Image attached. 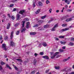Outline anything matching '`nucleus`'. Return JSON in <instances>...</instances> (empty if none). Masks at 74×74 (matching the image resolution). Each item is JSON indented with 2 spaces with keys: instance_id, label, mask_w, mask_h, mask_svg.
Listing matches in <instances>:
<instances>
[{
  "instance_id": "nucleus-1",
  "label": "nucleus",
  "mask_w": 74,
  "mask_h": 74,
  "mask_svg": "<svg viewBox=\"0 0 74 74\" xmlns=\"http://www.w3.org/2000/svg\"><path fill=\"white\" fill-rule=\"evenodd\" d=\"M59 53V52H56L55 53L53 56L51 57V59H53L55 57V56H56V55H58V54Z\"/></svg>"
},
{
  "instance_id": "nucleus-2",
  "label": "nucleus",
  "mask_w": 74,
  "mask_h": 74,
  "mask_svg": "<svg viewBox=\"0 0 74 74\" xmlns=\"http://www.w3.org/2000/svg\"><path fill=\"white\" fill-rule=\"evenodd\" d=\"M2 48L4 49L5 51H7V49L6 48V45L5 44H3L2 45Z\"/></svg>"
},
{
  "instance_id": "nucleus-3",
  "label": "nucleus",
  "mask_w": 74,
  "mask_h": 74,
  "mask_svg": "<svg viewBox=\"0 0 74 74\" xmlns=\"http://www.w3.org/2000/svg\"><path fill=\"white\" fill-rule=\"evenodd\" d=\"M10 45L12 47H15V43L13 41H11L10 42Z\"/></svg>"
},
{
  "instance_id": "nucleus-4",
  "label": "nucleus",
  "mask_w": 74,
  "mask_h": 74,
  "mask_svg": "<svg viewBox=\"0 0 74 74\" xmlns=\"http://www.w3.org/2000/svg\"><path fill=\"white\" fill-rule=\"evenodd\" d=\"M38 6L39 7H42V2L41 1H38Z\"/></svg>"
},
{
  "instance_id": "nucleus-5",
  "label": "nucleus",
  "mask_w": 74,
  "mask_h": 74,
  "mask_svg": "<svg viewBox=\"0 0 74 74\" xmlns=\"http://www.w3.org/2000/svg\"><path fill=\"white\" fill-rule=\"evenodd\" d=\"M16 18L17 20H19V19H21V17L20 16V15L18 14H17L16 16Z\"/></svg>"
},
{
  "instance_id": "nucleus-6",
  "label": "nucleus",
  "mask_w": 74,
  "mask_h": 74,
  "mask_svg": "<svg viewBox=\"0 0 74 74\" xmlns=\"http://www.w3.org/2000/svg\"><path fill=\"white\" fill-rule=\"evenodd\" d=\"M69 28H66L64 29H61V31L62 32H64L65 31H66L67 30H69Z\"/></svg>"
},
{
  "instance_id": "nucleus-7",
  "label": "nucleus",
  "mask_w": 74,
  "mask_h": 74,
  "mask_svg": "<svg viewBox=\"0 0 74 74\" xmlns=\"http://www.w3.org/2000/svg\"><path fill=\"white\" fill-rule=\"evenodd\" d=\"M68 18H69V15H67L66 16H64L63 18H62L61 19V20H63V19H65Z\"/></svg>"
},
{
  "instance_id": "nucleus-8",
  "label": "nucleus",
  "mask_w": 74,
  "mask_h": 74,
  "mask_svg": "<svg viewBox=\"0 0 74 74\" xmlns=\"http://www.w3.org/2000/svg\"><path fill=\"white\" fill-rule=\"evenodd\" d=\"M10 26H11L10 23H8V25L7 26V27H6V29H10Z\"/></svg>"
},
{
  "instance_id": "nucleus-9",
  "label": "nucleus",
  "mask_w": 74,
  "mask_h": 74,
  "mask_svg": "<svg viewBox=\"0 0 74 74\" xmlns=\"http://www.w3.org/2000/svg\"><path fill=\"white\" fill-rule=\"evenodd\" d=\"M70 59V57H68L67 58L64 59L63 60V62H66V61H67V60H69V59Z\"/></svg>"
},
{
  "instance_id": "nucleus-10",
  "label": "nucleus",
  "mask_w": 74,
  "mask_h": 74,
  "mask_svg": "<svg viewBox=\"0 0 74 74\" xmlns=\"http://www.w3.org/2000/svg\"><path fill=\"white\" fill-rule=\"evenodd\" d=\"M13 34H14V32H12L10 35V39H12L13 38Z\"/></svg>"
},
{
  "instance_id": "nucleus-11",
  "label": "nucleus",
  "mask_w": 74,
  "mask_h": 74,
  "mask_svg": "<svg viewBox=\"0 0 74 74\" xmlns=\"http://www.w3.org/2000/svg\"><path fill=\"white\" fill-rule=\"evenodd\" d=\"M41 11V9H38L35 12L36 14H38V13H39L40 11Z\"/></svg>"
},
{
  "instance_id": "nucleus-12",
  "label": "nucleus",
  "mask_w": 74,
  "mask_h": 74,
  "mask_svg": "<svg viewBox=\"0 0 74 74\" xmlns=\"http://www.w3.org/2000/svg\"><path fill=\"white\" fill-rule=\"evenodd\" d=\"M25 12V10H24L21 11H20L18 13L19 14H23V13Z\"/></svg>"
},
{
  "instance_id": "nucleus-13",
  "label": "nucleus",
  "mask_w": 74,
  "mask_h": 74,
  "mask_svg": "<svg viewBox=\"0 0 74 74\" xmlns=\"http://www.w3.org/2000/svg\"><path fill=\"white\" fill-rule=\"evenodd\" d=\"M42 58L44 59H48L49 58L48 56H42Z\"/></svg>"
},
{
  "instance_id": "nucleus-14",
  "label": "nucleus",
  "mask_w": 74,
  "mask_h": 74,
  "mask_svg": "<svg viewBox=\"0 0 74 74\" xmlns=\"http://www.w3.org/2000/svg\"><path fill=\"white\" fill-rule=\"evenodd\" d=\"M26 30V28H23L22 27V29L21 30V32L22 33L23 32H25V31Z\"/></svg>"
},
{
  "instance_id": "nucleus-15",
  "label": "nucleus",
  "mask_w": 74,
  "mask_h": 74,
  "mask_svg": "<svg viewBox=\"0 0 74 74\" xmlns=\"http://www.w3.org/2000/svg\"><path fill=\"white\" fill-rule=\"evenodd\" d=\"M74 45V43L72 42H70L69 43L68 45H70V46H72Z\"/></svg>"
},
{
  "instance_id": "nucleus-16",
  "label": "nucleus",
  "mask_w": 74,
  "mask_h": 74,
  "mask_svg": "<svg viewBox=\"0 0 74 74\" xmlns=\"http://www.w3.org/2000/svg\"><path fill=\"white\" fill-rule=\"evenodd\" d=\"M42 45L44 46V47H47V44L45 42H43L42 43Z\"/></svg>"
},
{
  "instance_id": "nucleus-17",
  "label": "nucleus",
  "mask_w": 74,
  "mask_h": 74,
  "mask_svg": "<svg viewBox=\"0 0 74 74\" xmlns=\"http://www.w3.org/2000/svg\"><path fill=\"white\" fill-rule=\"evenodd\" d=\"M55 68L56 70H59L60 69V66H55Z\"/></svg>"
},
{
  "instance_id": "nucleus-18",
  "label": "nucleus",
  "mask_w": 74,
  "mask_h": 74,
  "mask_svg": "<svg viewBox=\"0 0 74 74\" xmlns=\"http://www.w3.org/2000/svg\"><path fill=\"white\" fill-rule=\"evenodd\" d=\"M36 34V32H33L32 33H30V35H35V34Z\"/></svg>"
},
{
  "instance_id": "nucleus-19",
  "label": "nucleus",
  "mask_w": 74,
  "mask_h": 74,
  "mask_svg": "<svg viewBox=\"0 0 74 74\" xmlns=\"http://www.w3.org/2000/svg\"><path fill=\"white\" fill-rule=\"evenodd\" d=\"M58 37L60 38H64V36H58Z\"/></svg>"
},
{
  "instance_id": "nucleus-20",
  "label": "nucleus",
  "mask_w": 74,
  "mask_h": 74,
  "mask_svg": "<svg viewBox=\"0 0 74 74\" xmlns=\"http://www.w3.org/2000/svg\"><path fill=\"white\" fill-rule=\"evenodd\" d=\"M38 29H39L38 30H44L43 29H42V27H39L38 28Z\"/></svg>"
},
{
  "instance_id": "nucleus-21",
  "label": "nucleus",
  "mask_w": 74,
  "mask_h": 74,
  "mask_svg": "<svg viewBox=\"0 0 74 74\" xmlns=\"http://www.w3.org/2000/svg\"><path fill=\"white\" fill-rule=\"evenodd\" d=\"M33 7H36V4H35V1H33Z\"/></svg>"
},
{
  "instance_id": "nucleus-22",
  "label": "nucleus",
  "mask_w": 74,
  "mask_h": 74,
  "mask_svg": "<svg viewBox=\"0 0 74 74\" xmlns=\"http://www.w3.org/2000/svg\"><path fill=\"white\" fill-rule=\"evenodd\" d=\"M56 30V28H54V27H53L51 29V31L52 32L53 31H55Z\"/></svg>"
},
{
  "instance_id": "nucleus-23",
  "label": "nucleus",
  "mask_w": 74,
  "mask_h": 74,
  "mask_svg": "<svg viewBox=\"0 0 74 74\" xmlns=\"http://www.w3.org/2000/svg\"><path fill=\"white\" fill-rule=\"evenodd\" d=\"M59 51L60 52H63L64 51V50L61 49H59Z\"/></svg>"
},
{
  "instance_id": "nucleus-24",
  "label": "nucleus",
  "mask_w": 74,
  "mask_h": 74,
  "mask_svg": "<svg viewBox=\"0 0 74 74\" xmlns=\"http://www.w3.org/2000/svg\"><path fill=\"white\" fill-rule=\"evenodd\" d=\"M60 43H61V44H63L64 45H65L66 44V42H60Z\"/></svg>"
},
{
  "instance_id": "nucleus-25",
  "label": "nucleus",
  "mask_w": 74,
  "mask_h": 74,
  "mask_svg": "<svg viewBox=\"0 0 74 74\" xmlns=\"http://www.w3.org/2000/svg\"><path fill=\"white\" fill-rule=\"evenodd\" d=\"M22 27H23H23H24L25 26V21L23 22V24H22Z\"/></svg>"
},
{
  "instance_id": "nucleus-26",
  "label": "nucleus",
  "mask_w": 74,
  "mask_h": 74,
  "mask_svg": "<svg viewBox=\"0 0 74 74\" xmlns=\"http://www.w3.org/2000/svg\"><path fill=\"white\" fill-rule=\"evenodd\" d=\"M16 60H18L19 62H22V60L21 59H16Z\"/></svg>"
},
{
  "instance_id": "nucleus-27",
  "label": "nucleus",
  "mask_w": 74,
  "mask_h": 74,
  "mask_svg": "<svg viewBox=\"0 0 74 74\" xmlns=\"http://www.w3.org/2000/svg\"><path fill=\"white\" fill-rule=\"evenodd\" d=\"M37 62V61H36V59H35L34 61V64L35 65L36 64V63Z\"/></svg>"
},
{
  "instance_id": "nucleus-28",
  "label": "nucleus",
  "mask_w": 74,
  "mask_h": 74,
  "mask_svg": "<svg viewBox=\"0 0 74 74\" xmlns=\"http://www.w3.org/2000/svg\"><path fill=\"white\" fill-rule=\"evenodd\" d=\"M6 66L7 67V68H8V69H10V70H11V68L10 67V66H9V65H6Z\"/></svg>"
},
{
  "instance_id": "nucleus-29",
  "label": "nucleus",
  "mask_w": 74,
  "mask_h": 74,
  "mask_svg": "<svg viewBox=\"0 0 74 74\" xmlns=\"http://www.w3.org/2000/svg\"><path fill=\"white\" fill-rule=\"evenodd\" d=\"M48 27V25H45L44 26V28H47V27Z\"/></svg>"
},
{
  "instance_id": "nucleus-30",
  "label": "nucleus",
  "mask_w": 74,
  "mask_h": 74,
  "mask_svg": "<svg viewBox=\"0 0 74 74\" xmlns=\"http://www.w3.org/2000/svg\"><path fill=\"white\" fill-rule=\"evenodd\" d=\"M12 19L13 20H14V19H15V16H12Z\"/></svg>"
},
{
  "instance_id": "nucleus-31",
  "label": "nucleus",
  "mask_w": 74,
  "mask_h": 74,
  "mask_svg": "<svg viewBox=\"0 0 74 74\" xmlns=\"http://www.w3.org/2000/svg\"><path fill=\"white\" fill-rule=\"evenodd\" d=\"M36 72V71L35 70H34L30 74H34Z\"/></svg>"
},
{
  "instance_id": "nucleus-32",
  "label": "nucleus",
  "mask_w": 74,
  "mask_h": 74,
  "mask_svg": "<svg viewBox=\"0 0 74 74\" xmlns=\"http://www.w3.org/2000/svg\"><path fill=\"white\" fill-rule=\"evenodd\" d=\"M38 26V24H36V25H35L33 26V27H37Z\"/></svg>"
},
{
  "instance_id": "nucleus-33",
  "label": "nucleus",
  "mask_w": 74,
  "mask_h": 74,
  "mask_svg": "<svg viewBox=\"0 0 74 74\" xmlns=\"http://www.w3.org/2000/svg\"><path fill=\"white\" fill-rule=\"evenodd\" d=\"M46 3L47 4H48L49 3H50V2L49 1V0H47L46 1Z\"/></svg>"
},
{
  "instance_id": "nucleus-34",
  "label": "nucleus",
  "mask_w": 74,
  "mask_h": 74,
  "mask_svg": "<svg viewBox=\"0 0 74 74\" xmlns=\"http://www.w3.org/2000/svg\"><path fill=\"white\" fill-rule=\"evenodd\" d=\"M64 2L65 3H66L67 4H69V3H68V0H65Z\"/></svg>"
},
{
  "instance_id": "nucleus-35",
  "label": "nucleus",
  "mask_w": 74,
  "mask_h": 74,
  "mask_svg": "<svg viewBox=\"0 0 74 74\" xmlns=\"http://www.w3.org/2000/svg\"><path fill=\"white\" fill-rule=\"evenodd\" d=\"M19 31H17L16 32V34L17 35H18L19 34Z\"/></svg>"
},
{
  "instance_id": "nucleus-36",
  "label": "nucleus",
  "mask_w": 74,
  "mask_h": 74,
  "mask_svg": "<svg viewBox=\"0 0 74 74\" xmlns=\"http://www.w3.org/2000/svg\"><path fill=\"white\" fill-rule=\"evenodd\" d=\"M5 64V63L3 62H1V65H3V64Z\"/></svg>"
},
{
  "instance_id": "nucleus-37",
  "label": "nucleus",
  "mask_w": 74,
  "mask_h": 74,
  "mask_svg": "<svg viewBox=\"0 0 74 74\" xmlns=\"http://www.w3.org/2000/svg\"><path fill=\"white\" fill-rule=\"evenodd\" d=\"M67 26V24H63L62 25V26L63 27H64V26Z\"/></svg>"
},
{
  "instance_id": "nucleus-38",
  "label": "nucleus",
  "mask_w": 74,
  "mask_h": 74,
  "mask_svg": "<svg viewBox=\"0 0 74 74\" xmlns=\"http://www.w3.org/2000/svg\"><path fill=\"white\" fill-rule=\"evenodd\" d=\"M46 18V16L45 15L44 16H42L41 17V18L42 19H44V18Z\"/></svg>"
},
{
  "instance_id": "nucleus-39",
  "label": "nucleus",
  "mask_w": 74,
  "mask_h": 74,
  "mask_svg": "<svg viewBox=\"0 0 74 74\" xmlns=\"http://www.w3.org/2000/svg\"><path fill=\"white\" fill-rule=\"evenodd\" d=\"M58 27V25L56 24L53 27L54 28H56V27Z\"/></svg>"
},
{
  "instance_id": "nucleus-40",
  "label": "nucleus",
  "mask_w": 74,
  "mask_h": 74,
  "mask_svg": "<svg viewBox=\"0 0 74 74\" xmlns=\"http://www.w3.org/2000/svg\"><path fill=\"white\" fill-rule=\"evenodd\" d=\"M8 16L9 18H11V15L10 14H8Z\"/></svg>"
},
{
  "instance_id": "nucleus-41",
  "label": "nucleus",
  "mask_w": 74,
  "mask_h": 74,
  "mask_svg": "<svg viewBox=\"0 0 74 74\" xmlns=\"http://www.w3.org/2000/svg\"><path fill=\"white\" fill-rule=\"evenodd\" d=\"M53 18H51V20L49 21V22H48V23H50V22H51V21H53Z\"/></svg>"
},
{
  "instance_id": "nucleus-42",
  "label": "nucleus",
  "mask_w": 74,
  "mask_h": 74,
  "mask_svg": "<svg viewBox=\"0 0 74 74\" xmlns=\"http://www.w3.org/2000/svg\"><path fill=\"white\" fill-rule=\"evenodd\" d=\"M14 68L15 69V70H18V67H17L15 66H14Z\"/></svg>"
},
{
  "instance_id": "nucleus-43",
  "label": "nucleus",
  "mask_w": 74,
  "mask_h": 74,
  "mask_svg": "<svg viewBox=\"0 0 74 74\" xmlns=\"http://www.w3.org/2000/svg\"><path fill=\"white\" fill-rule=\"evenodd\" d=\"M67 11H68V12H70L71 11H72V10H71V9H69V10H67Z\"/></svg>"
},
{
  "instance_id": "nucleus-44",
  "label": "nucleus",
  "mask_w": 74,
  "mask_h": 74,
  "mask_svg": "<svg viewBox=\"0 0 74 74\" xmlns=\"http://www.w3.org/2000/svg\"><path fill=\"white\" fill-rule=\"evenodd\" d=\"M14 6V4H12L10 5V7H13Z\"/></svg>"
},
{
  "instance_id": "nucleus-45",
  "label": "nucleus",
  "mask_w": 74,
  "mask_h": 74,
  "mask_svg": "<svg viewBox=\"0 0 74 74\" xmlns=\"http://www.w3.org/2000/svg\"><path fill=\"white\" fill-rule=\"evenodd\" d=\"M44 53H43V52H40V55H43Z\"/></svg>"
},
{
  "instance_id": "nucleus-46",
  "label": "nucleus",
  "mask_w": 74,
  "mask_h": 74,
  "mask_svg": "<svg viewBox=\"0 0 74 74\" xmlns=\"http://www.w3.org/2000/svg\"><path fill=\"white\" fill-rule=\"evenodd\" d=\"M62 49H66V46H63L62 47Z\"/></svg>"
},
{
  "instance_id": "nucleus-47",
  "label": "nucleus",
  "mask_w": 74,
  "mask_h": 74,
  "mask_svg": "<svg viewBox=\"0 0 74 74\" xmlns=\"http://www.w3.org/2000/svg\"><path fill=\"white\" fill-rule=\"evenodd\" d=\"M25 21H29V18H25Z\"/></svg>"
},
{
  "instance_id": "nucleus-48",
  "label": "nucleus",
  "mask_w": 74,
  "mask_h": 74,
  "mask_svg": "<svg viewBox=\"0 0 74 74\" xmlns=\"http://www.w3.org/2000/svg\"><path fill=\"white\" fill-rule=\"evenodd\" d=\"M16 11V8H14L13 9V11Z\"/></svg>"
},
{
  "instance_id": "nucleus-49",
  "label": "nucleus",
  "mask_w": 74,
  "mask_h": 74,
  "mask_svg": "<svg viewBox=\"0 0 74 74\" xmlns=\"http://www.w3.org/2000/svg\"><path fill=\"white\" fill-rule=\"evenodd\" d=\"M49 13H51V11H52V9H50L49 10Z\"/></svg>"
},
{
  "instance_id": "nucleus-50",
  "label": "nucleus",
  "mask_w": 74,
  "mask_h": 74,
  "mask_svg": "<svg viewBox=\"0 0 74 74\" xmlns=\"http://www.w3.org/2000/svg\"><path fill=\"white\" fill-rule=\"evenodd\" d=\"M5 40H7L8 39V37H7V36H6V37H5Z\"/></svg>"
},
{
  "instance_id": "nucleus-51",
  "label": "nucleus",
  "mask_w": 74,
  "mask_h": 74,
  "mask_svg": "<svg viewBox=\"0 0 74 74\" xmlns=\"http://www.w3.org/2000/svg\"><path fill=\"white\" fill-rule=\"evenodd\" d=\"M71 1V0H68V3H69V4H70V1Z\"/></svg>"
},
{
  "instance_id": "nucleus-52",
  "label": "nucleus",
  "mask_w": 74,
  "mask_h": 74,
  "mask_svg": "<svg viewBox=\"0 0 74 74\" xmlns=\"http://www.w3.org/2000/svg\"><path fill=\"white\" fill-rule=\"evenodd\" d=\"M55 40L57 41H59V39L58 38H55Z\"/></svg>"
},
{
  "instance_id": "nucleus-53",
  "label": "nucleus",
  "mask_w": 74,
  "mask_h": 74,
  "mask_svg": "<svg viewBox=\"0 0 74 74\" xmlns=\"http://www.w3.org/2000/svg\"><path fill=\"white\" fill-rule=\"evenodd\" d=\"M66 22H69V18L66 19Z\"/></svg>"
},
{
  "instance_id": "nucleus-54",
  "label": "nucleus",
  "mask_w": 74,
  "mask_h": 74,
  "mask_svg": "<svg viewBox=\"0 0 74 74\" xmlns=\"http://www.w3.org/2000/svg\"><path fill=\"white\" fill-rule=\"evenodd\" d=\"M69 21H71L72 20V18H69Z\"/></svg>"
},
{
  "instance_id": "nucleus-55",
  "label": "nucleus",
  "mask_w": 74,
  "mask_h": 74,
  "mask_svg": "<svg viewBox=\"0 0 74 74\" xmlns=\"http://www.w3.org/2000/svg\"><path fill=\"white\" fill-rule=\"evenodd\" d=\"M28 62V61H25L24 62V64H25V63H27Z\"/></svg>"
},
{
  "instance_id": "nucleus-56",
  "label": "nucleus",
  "mask_w": 74,
  "mask_h": 74,
  "mask_svg": "<svg viewBox=\"0 0 74 74\" xmlns=\"http://www.w3.org/2000/svg\"><path fill=\"white\" fill-rule=\"evenodd\" d=\"M34 56H37V55H38V54H37V53H35L34 55Z\"/></svg>"
},
{
  "instance_id": "nucleus-57",
  "label": "nucleus",
  "mask_w": 74,
  "mask_h": 74,
  "mask_svg": "<svg viewBox=\"0 0 74 74\" xmlns=\"http://www.w3.org/2000/svg\"><path fill=\"white\" fill-rule=\"evenodd\" d=\"M49 71V70H47L46 71L45 73H48V72Z\"/></svg>"
},
{
  "instance_id": "nucleus-58",
  "label": "nucleus",
  "mask_w": 74,
  "mask_h": 74,
  "mask_svg": "<svg viewBox=\"0 0 74 74\" xmlns=\"http://www.w3.org/2000/svg\"><path fill=\"white\" fill-rule=\"evenodd\" d=\"M30 24V23L29 22H28L27 23V25H29Z\"/></svg>"
},
{
  "instance_id": "nucleus-59",
  "label": "nucleus",
  "mask_w": 74,
  "mask_h": 74,
  "mask_svg": "<svg viewBox=\"0 0 74 74\" xmlns=\"http://www.w3.org/2000/svg\"><path fill=\"white\" fill-rule=\"evenodd\" d=\"M56 12H57V13H58V12H59V10H57L56 11Z\"/></svg>"
},
{
  "instance_id": "nucleus-60",
  "label": "nucleus",
  "mask_w": 74,
  "mask_h": 74,
  "mask_svg": "<svg viewBox=\"0 0 74 74\" xmlns=\"http://www.w3.org/2000/svg\"><path fill=\"white\" fill-rule=\"evenodd\" d=\"M69 74H74V72H72L71 73H69Z\"/></svg>"
},
{
  "instance_id": "nucleus-61",
  "label": "nucleus",
  "mask_w": 74,
  "mask_h": 74,
  "mask_svg": "<svg viewBox=\"0 0 74 74\" xmlns=\"http://www.w3.org/2000/svg\"><path fill=\"white\" fill-rule=\"evenodd\" d=\"M2 70V66L0 65V70Z\"/></svg>"
},
{
  "instance_id": "nucleus-62",
  "label": "nucleus",
  "mask_w": 74,
  "mask_h": 74,
  "mask_svg": "<svg viewBox=\"0 0 74 74\" xmlns=\"http://www.w3.org/2000/svg\"><path fill=\"white\" fill-rule=\"evenodd\" d=\"M26 27L27 29H28V28H29V25H27L26 26Z\"/></svg>"
},
{
  "instance_id": "nucleus-63",
  "label": "nucleus",
  "mask_w": 74,
  "mask_h": 74,
  "mask_svg": "<svg viewBox=\"0 0 74 74\" xmlns=\"http://www.w3.org/2000/svg\"><path fill=\"white\" fill-rule=\"evenodd\" d=\"M2 36H1L0 37V40H2Z\"/></svg>"
},
{
  "instance_id": "nucleus-64",
  "label": "nucleus",
  "mask_w": 74,
  "mask_h": 74,
  "mask_svg": "<svg viewBox=\"0 0 74 74\" xmlns=\"http://www.w3.org/2000/svg\"><path fill=\"white\" fill-rule=\"evenodd\" d=\"M71 40H73V41H74V38H71Z\"/></svg>"
}]
</instances>
